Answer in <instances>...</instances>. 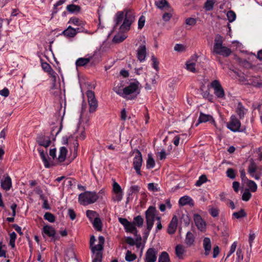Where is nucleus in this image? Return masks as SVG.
I'll use <instances>...</instances> for the list:
<instances>
[{
    "label": "nucleus",
    "instance_id": "obj_1",
    "mask_svg": "<svg viewBox=\"0 0 262 262\" xmlns=\"http://www.w3.org/2000/svg\"><path fill=\"white\" fill-rule=\"evenodd\" d=\"M123 22L120 27L121 31L125 32L130 29L132 24L135 20V13L130 9L124 10L123 11H119L116 15V26L120 24L122 20Z\"/></svg>",
    "mask_w": 262,
    "mask_h": 262
},
{
    "label": "nucleus",
    "instance_id": "obj_2",
    "mask_svg": "<svg viewBox=\"0 0 262 262\" xmlns=\"http://www.w3.org/2000/svg\"><path fill=\"white\" fill-rule=\"evenodd\" d=\"M223 37L217 34L214 39L212 53L213 54H217L224 57H228L231 54V50L225 46H223Z\"/></svg>",
    "mask_w": 262,
    "mask_h": 262
},
{
    "label": "nucleus",
    "instance_id": "obj_3",
    "mask_svg": "<svg viewBox=\"0 0 262 262\" xmlns=\"http://www.w3.org/2000/svg\"><path fill=\"white\" fill-rule=\"evenodd\" d=\"M98 198L96 192L87 191L79 195L78 201L81 205H87L96 202Z\"/></svg>",
    "mask_w": 262,
    "mask_h": 262
},
{
    "label": "nucleus",
    "instance_id": "obj_4",
    "mask_svg": "<svg viewBox=\"0 0 262 262\" xmlns=\"http://www.w3.org/2000/svg\"><path fill=\"white\" fill-rule=\"evenodd\" d=\"M157 213V210L154 206H150L145 211V219L148 230L146 233L147 235L153 226L155 219L157 217L156 216Z\"/></svg>",
    "mask_w": 262,
    "mask_h": 262
},
{
    "label": "nucleus",
    "instance_id": "obj_5",
    "mask_svg": "<svg viewBox=\"0 0 262 262\" xmlns=\"http://www.w3.org/2000/svg\"><path fill=\"white\" fill-rule=\"evenodd\" d=\"M86 95L90 106L89 112L90 113H93L96 111L98 107L97 100L95 98L94 92L91 90H89L87 91Z\"/></svg>",
    "mask_w": 262,
    "mask_h": 262
},
{
    "label": "nucleus",
    "instance_id": "obj_6",
    "mask_svg": "<svg viewBox=\"0 0 262 262\" xmlns=\"http://www.w3.org/2000/svg\"><path fill=\"white\" fill-rule=\"evenodd\" d=\"M211 86L214 89V93L219 98H225V92L219 81L214 80L211 83Z\"/></svg>",
    "mask_w": 262,
    "mask_h": 262
},
{
    "label": "nucleus",
    "instance_id": "obj_7",
    "mask_svg": "<svg viewBox=\"0 0 262 262\" xmlns=\"http://www.w3.org/2000/svg\"><path fill=\"white\" fill-rule=\"evenodd\" d=\"M134 152H136V155L133 160L134 168L138 174L141 175L140 168L143 162L142 155L138 149L134 150Z\"/></svg>",
    "mask_w": 262,
    "mask_h": 262
},
{
    "label": "nucleus",
    "instance_id": "obj_8",
    "mask_svg": "<svg viewBox=\"0 0 262 262\" xmlns=\"http://www.w3.org/2000/svg\"><path fill=\"white\" fill-rule=\"evenodd\" d=\"M241 123L235 115L231 117L230 121L227 124V127L232 132H235L239 130Z\"/></svg>",
    "mask_w": 262,
    "mask_h": 262
},
{
    "label": "nucleus",
    "instance_id": "obj_9",
    "mask_svg": "<svg viewBox=\"0 0 262 262\" xmlns=\"http://www.w3.org/2000/svg\"><path fill=\"white\" fill-rule=\"evenodd\" d=\"M138 82H132L128 86L123 89V97L128 99H132V98L127 97V96L134 93L138 90Z\"/></svg>",
    "mask_w": 262,
    "mask_h": 262
},
{
    "label": "nucleus",
    "instance_id": "obj_10",
    "mask_svg": "<svg viewBox=\"0 0 262 262\" xmlns=\"http://www.w3.org/2000/svg\"><path fill=\"white\" fill-rule=\"evenodd\" d=\"M36 142L40 146L46 148L50 146L51 141L49 136L42 134L39 135L36 138Z\"/></svg>",
    "mask_w": 262,
    "mask_h": 262
},
{
    "label": "nucleus",
    "instance_id": "obj_11",
    "mask_svg": "<svg viewBox=\"0 0 262 262\" xmlns=\"http://www.w3.org/2000/svg\"><path fill=\"white\" fill-rule=\"evenodd\" d=\"M158 251L153 248H149L145 254L146 262H155L157 260Z\"/></svg>",
    "mask_w": 262,
    "mask_h": 262
},
{
    "label": "nucleus",
    "instance_id": "obj_12",
    "mask_svg": "<svg viewBox=\"0 0 262 262\" xmlns=\"http://www.w3.org/2000/svg\"><path fill=\"white\" fill-rule=\"evenodd\" d=\"M193 220L198 229L202 231H204L206 228V224L203 220L201 216L199 214H194L193 215Z\"/></svg>",
    "mask_w": 262,
    "mask_h": 262
},
{
    "label": "nucleus",
    "instance_id": "obj_13",
    "mask_svg": "<svg viewBox=\"0 0 262 262\" xmlns=\"http://www.w3.org/2000/svg\"><path fill=\"white\" fill-rule=\"evenodd\" d=\"M178 218L176 215H174L170 223L169 224L167 228V232L169 234H173L176 232L178 226Z\"/></svg>",
    "mask_w": 262,
    "mask_h": 262
},
{
    "label": "nucleus",
    "instance_id": "obj_14",
    "mask_svg": "<svg viewBox=\"0 0 262 262\" xmlns=\"http://www.w3.org/2000/svg\"><path fill=\"white\" fill-rule=\"evenodd\" d=\"M137 51L138 59L140 62L143 61L146 56V46L145 45L140 46Z\"/></svg>",
    "mask_w": 262,
    "mask_h": 262
},
{
    "label": "nucleus",
    "instance_id": "obj_15",
    "mask_svg": "<svg viewBox=\"0 0 262 262\" xmlns=\"http://www.w3.org/2000/svg\"><path fill=\"white\" fill-rule=\"evenodd\" d=\"M43 231L48 236L54 238V241L58 239V237L55 236L56 231L52 226H45L43 227Z\"/></svg>",
    "mask_w": 262,
    "mask_h": 262
},
{
    "label": "nucleus",
    "instance_id": "obj_16",
    "mask_svg": "<svg viewBox=\"0 0 262 262\" xmlns=\"http://www.w3.org/2000/svg\"><path fill=\"white\" fill-rule=\"evenodd\" d=\"M210 121L215 125V121L212 116L204 114L202 112L200 113V116L198 119V123Z\"/></svg>",
    "mask_w": 262,
    "mask_h": 262
},
{
    "label": "nucleus",
    "instance_id": "obj_17",
    "mask_svg": "<svg viewBox=\"0 0 262 262\" xmlns=\"http://www.w3.org/2000/svg\"><path fill=\"white\" fill-rule=\"evenodd\" d=\"M258 168L257 165L254 162L253 159L249 160V165L248 167V172L252 177H254V173L256 172Z\"/></svg>",
    "mask_w": 262,
    "mask_h": 262
},
{
    "label": "nucleus",
    "instance_id": "obj_18",
    "mask_svg": "<svg viewBox=\"0 0 262 262\" xmlns=\"http://www.w3.org/2000/svg\"><path fill=\"white\" fill-rule=\"evenodd\" d=\"M12 186L11 179L8 176L1 181V187L5 190H9Z\"/></svg>",
    "mask_w": 262,
    "mask_h": 262
},
{
    "label": "nucleus",
    "instance_id": "obj_19",
    "mask_svg": "<svg viewBox=\"0 0 262 262\" xmlns=\"http://www.w3.org/2000/svg\"><path fill=\"white\" fill-rule=\"evenodd\" d=\"M203 247L205 250V254L206 256L208 255L211 249V241L209 237H205L203 239Z\"/></svg>",
    "mask_w": 262,
    "mask_h": 262
},
{
    "label": "nucleus",
    "instance_id": "obj_20",
    "mask_svg": "<svg viewBox=\"0 0 262 262\" xmlns=\"http://www.w3.org/2000/svg\"><path fill=\"white\" fill-rule=\"evenodd\" d=\"M77 32L75 29L69 26L67 29L62 32V34L66 37L72 38L74 37L77 34Z\"/></svg>",
    "mask_w": 262,
    "mask_h": 262
},
{
    "label": "nucleus",
    "instance_id": "obj_21",
    "mask_svg": "<svg viewBox=\"0 0 262 262\" xmlns=\"http://www.w3.org/2000/svg\"><path fill=\"white\" fill-rule=\"evenodd\" d=\"M185 241V244L188 247L192 246L195 241V237L193 234L191 233L190 231H188L186 234Z\"/></svg>",
    "mask_w": 262,
    "mask_h": 262
},
{
    "label": "nucleus",
    "instance_id": "obj_22",
    "mask_svg": "<svg viewBox=\"0 0 262 262\" xmlns=\"http://www.w3.org/2000/svg\"><path fill=\"white\" fill-rule=\"evenodd\" d=\"M38 151L39 152L40 156L43 162L45 167L49 168L51 165L48 161L49 157H48L47 154L45 153L43 150L39 149H38Z\"/></svg>",
    "mask_w": 262,
    "mask_h": 262
},
{
    "label": "nucleus",
    "instance_id": "obj_23",
    "mask_svg": "<svg viewBox=\"0 0 262 262\" xmlns=\"http://www.w3.org/2000/svg\"><path fill=\"white\" fill-rule=\"evenodd\" d=\"M184 247L182 245H177L175 248V253L179 259H183V255L185 253Z\"/></svg>",
    "mask_w": 262,
    "mask_h": 262
},
{
    "label": "nucleus",
    "instance_id": "obj_24",
    "mask_svg": "<svg viewBox=\"0 0 262 262\" xmlns=\"http://www.w3.org/2000/svg\"><path fill=\"white\" fill-rule=\"evenodd\" d=\"M155 5L160 9L170 8L169 4L166 0H157L155 1Z\"/></svg>",
    "mask_w": 262,
    "mask_h": 262
},
{
    "label": "nucleus",
    "instance_id": "obj_25",
    "mask_svg": "<svg viewBox=\"0 0 262 262\" xmlns=\"http://www.w3.org/2000/svg\"><path fill=\"white\" fill-rule=\"evenodd\" d=\"M127 232H130L135 235H137L138 230L133 222H129L125 227Z\"/></svg>",
    "mask_w": 262,
    "mask_h": 262
},
{
    "label": "nucleus",
    "instance_id": "obj_26",
    "mask_svg": "<svg viewBox=\"0 0 262 262\" xmlns=\"http://www.w3.org/2000/svg\"><path fill=\"white\" fill-rule=\"evenodd\" d=\"M245 107L242 105L241 102H238L237 107L235 110V112L238 115L239 119L244 118L245 115Z\"/></svg>",
    "mask_w": 262,
    "mask_h": 262
},
{
    "label": "nucleus",
    "instance_id": "obj_27",
    "mask_svg": "<svg viewBox=\"0 0 262 262\" xmlns=\"http://www.w3.org/2000/svg\"><path fill=\"white\" fill-rule=\"evenodd\" d=\"M192 202V199L189 196L185 195L180 198L179 203L181 206H185L186 205H190Z\"/></svg>",
    "mask_w": 262,
    "mask_h": 262
},
{
    "label": "nucleus",
    "instance_id": "obj_28",
    "mask_svg": "<svg viewBox=\"0 0 262 262\" xmlns=\"http://www.w3.org/2000/svg\"><path fill=\"white\" fill-rule=\"evenodd\" d=\"M67 152L68 150L66 147H61L60 148V153L58 158L59 162H62L64 161L66 159Z\"/></svg>",
    "mask_w": 262,
    "mask_h": 262
},
{
    "label": "nucleus",
    "instance_id": "obj_29",
    "mask_svg": "<svg viewBox=\"0 0 262 262\" xmlns=\"http://www.w3.org/2000/svg\"><path fill=\"white\" fill-rule=\"evenodd\" d=\"M91 60V58H79L76 61V66L82 67L86 65Z\"/></svg>",
    "mask_w": 262,
    "mask_h": 262
},
{
    "label": "nucleus",
    "instance_id": "obj_30",
    "mask_svg": "<svg viewBox=\"0 0 262 262\" xmlns=\"http://www.w3.org/2000/svg\"><path fill=\"white\" fill-rule=\"evenodd\" d=\"M81 8L79 6L74 4L69 5L67 7L68 11L71 13H78L80 12Z\"/></svg>",
    "mask_w": 262,
    "mask_h": 262
},
{
    "label": "nucleus",
    "instance_id": "obj_31",
    "mask_svg": "<svg viewBox=\"0 0 262 262\" xmlns=\"http://www.w3.org/2000/svg\"><path fill=\"white\" fill-rule=\"evenodd\" d=\"M247 186L249 188V191L254 192H256L257 189V186L256 184L252 180H248L246 182Z\"/></svg>",
    "mask_w": 262,
    "mask_h": 262
},
{
    "label": "nucleus",
    "instance_id": "obj_32",
    "mask_svg": "<svg viewBox=\"0 0 262 262\" xmlns=\"http://www.w3.org/2000/svg\"><path fill=\"white\" fill-rule=\"evenodd\" d=\"M247 216V213L244 209H241L238 212H235L232 214V216L234 219H241Z\"/></svg>",
    "mask_w": 262,
    "mask_h": 262
},
{
    "label": "nucleus",
    "instance_id": "obj_33",
    "mask_svg": "<svg viewBox=\"0 0 262 262\" xmlns=\"http://www.w3.org/2000/svg\"><path fill=\"white\" fill-rule=\"evenodd\" d=\"M126 38V36L124 34H118L114 37L113 39V42L114 43H118L122 42Z\"/></svg>",
    "mask_w": 262,
    "mask_h": 262
},
{
    "label": "nucleus",
    "instance_id": "obj_34",
    "mask_svg": "<svg viewBox=\"0 0 262 262\" xmlns=\"http://www.w3.org/2000/svg\"><path fill=\"white\" fill-rule=\"evenodd\" d=\"M159 262H170L169 255L166 252H162L159 257Z\"/></svg>",
    "mask_w": 262,
    "mask_h": 262
},
{
    "label": "nucleus",
    "instance_id": "obj_35",
    "mask_svg": "<svg viewBox=\"0 0 262 262\" xmlns=\"http://www.w3.org/2000/svg\"><path fill=\"white\" fill-rule=\"evenodd\" d=\"M94 228L99 231L102 230V222L99 217H95L93 222Z\"/></svg>",
    "mask_w": 262,
    "mask_h": 262
},
{
    "label": "nucleus",
    "instance_id": "obj_36",
    "mask_svg": "<svg viewBox=\"0 0 262 262\" xmlns=\"http://www.w3.org/2000/svg\"><path fill=\"white\" fill-rule=\"evenodd\" d=\"M144 220L140 215H138L134 217L133 223L135 224V225L137 226L138 227H141L142 226L143 224Z\"/></svg>",
    "mask_w": 262,
    "mask_h": 262
},
{
    "label": "nucleus",
    "instance_id": "obj_37",
    "mask_svg": "<svg viewBox=\"0 0 262 262\" xmlns=\"http://www.w3.org/2000/svg\"><path fill=\"white\" fill-rule=\"evenodd\" d=\"M155 162L150 154L148 155V159L146 162V167L148 169L152 168L155 166Z\"/></svg>",
    "mask_w": 262,
    "mask_h": 262
},
{
    "label": "nucleus",
    "instance_id": "obj_38",
    "mask_svg": "<svg viewBox=\"0 0 262 262\" xmlns=\"http://www.w3.org/2000/svg\"><path fill=\"white\" fill-rule=\"evenodd\" d=\"M137 256L135 254H133L129 250H127L126 253L125 259L127 261H132L136 259Z\"/></svg>",
    "mask_w": 262,
    "mask_h": 262
},
{
    "label": "nucleus",
    "instance_id": "obj_39",
    "mask_svg": "<svg viewBox=\"0 0 262 262\" xmlns=\"http://www.w3.org/2000/svg\"><path fill=\"white\" fill-rule=\"evenodd\" d=\"M214 2L213 0H207L204 4V8L207 11L212 10L213 8Z\"/></svg>",
    "mask_w": 262,
    "mask_h": 262
},
{
    "label": "nucleus",
    "instance_id": "obj_40",
    "mask_svg": "<svg viewBox=\"0 0 262 262\" xmlns=\"http://www.w3.org/2000/svg\"><path fill=\"white\" fill-rule=\"evenodd\" d=\"M202 95L204 98L208 99L210 102H213V96L210 93L209 90L203 92Z\"/></svg>",
    "mask_w": 262,
    "mask_h": 262
},
{
    "label": "nucleus",
    "instance_id": "obj_41",
    "mask_svg": "<svg viewBox=\"0 0 262 262\" xmlns=\"http://www.w3.org/2000/svg\"><path fill=\"white\" fill-rule=\"evenodd\" d=\"M227 176L230 179L233 180L236 177L235 170L233 168H229L226 171Z\"/></svg>",
    "mask_w": 262,
    "mask_h": 262
},
{
    "label": "nucleus",
    "instance_id": "obj_42",
    "mask_svg": "<svg viewBox=\"0 0 262 262\" xmlns=\"http://www.w3.org/2000/svg\"><path fill=\"white\" fill-rule=\"evenodd\" d=\"M207 178L206 175L203 174L201 177H200L199 180L195 183L196 186H200L203 183H205L207 181Z\"/></svg>",
    "mask_w": 262,
    "mask_h": 262
},
{
    "label": "nucleus",
    "instance_id": "obj_43",
    "mask_svg": "<svg viewBox=\"0 0 262 262\" xmlns=\"http://www.w3.org/2000/svg\"><path fill=\"white\" fill-rule=\"evenodd\" d=\"M43 217L46 220H47L51 223H53L55 221V216L50 212H48L45 213Z\"/></svg>",
    "mask_w": 262,
    "mask_h": 262
},
{
    "label": "nucleus",
    "instance_id": "obj_44",
    "mask_svg": "<svg viewBox=\"0 0 262 262\" xmlns=\"http://www.w3.org/2000/svg\"><path fill=\"white\" fill-rule=\"evenodd\" d=\"M186 69L188 71H189L193 73L196 72L195 63L190 62L189 61H187L186 63Z\"/></svg>",
    "mask_w": 262,
    "mask_h": 262
},
{
    "label": "nucleus",
    "instance_id": "obj_45",
    "mask_svg": "<svg viewBox=\"0 0 262 262\" xmlns=\"http://www.w3.org/2000/svg\"><path fill=\"white\" fill-rule=\"evenodd\" d=\"M90 249L93 253H95L96 251H98L97 252H101L100 251L103 249V246L98 244L96 246L93 245Z\"/></svg>",
    "mask_w": 262,
    "mask_h": 262
},
{
    "label": "nucleus",
    "instance_id": "obj_46",
    "mask_svg": "<svg viewBox=\"0 0 262 262\" xmlns=\"http://www.w3.org/2000/svg\"><path fill=\"white\" fill-rule=\"evenodd\" d=\"M227 17L229 21L232 22L236 18V14L234 11L230 10L227 13Z\"/></svg>",
    "mask_w": 262,
    "mask_h": 262
},
{
    "label": "nucleus",
    "instance_id": "obj_47",
    "mask_svg": "<svg viewBox=\"0 0 262 262\" xmlns=\"http://www.w3.org/2000/svg\"><path fill=\"white\" fill-rule=\"evenodd\" d=\"M251 194L249 191V189H246L242 195V200L245 201H248L251 198Z\"/></svg>",
    "mask_w": 262,
    "mask_h": 262
},
{
    "label": "nucleus",
    "instance_id": "obj_48",
    "mask_svg": "<svg viewBox=\"0 0 262 262\" xmlns=\"http://www.w3.org/2000/svg\"><path fill=\"white\" fill-rule=\"evenodd\" d=\"M123 196V192L114 193V195L112 197V199L115 202L120 201Z\"/></svg>",
    "mask_w": 262,
    "mask_h": 262
},
{
    "label": "nucleus",
    "instance_id": "obj_49",
    "mask_svg": "<svg viewBox=\"0 0 262 262\" xmlns=\"http://www.w3.org/2000/svg\"><path fill=\"white\" fill-rule=\"evenodd\" d=\"M181 222L182 223L184 222V224L185 226H187L189 225L190 223V219L188 216L187 214H182L181 218Z\"/></svg>",
    "mask_w": 262,
    "mask_h": 262
},
{
    "label": "nucleus",
    "instance_id": "obj_50",
    "mask_svg": "<svg viewBox=\"0 0 262 262\" xmlns=\"http://www.w3.org/2000/svg\"><path fill=\"white\" fill-rule=\"evenodd\" d=\"M65 0H60L58 2H57L54 5V9L52 12V15L56 14L58 12V9L57 7L61 5H62L64 2Z\"/></svg>",
    "mask_w": 262,
    "mask_h": 262
},
{
    "label": "nucleus",
    "instance_id": "obj_51",
    "mask_svg": "<svg viewBox=\"0 0 262 262\" xmlns=\"http://www.w3.org/2000/svg\"><path fill=\"white\" fill-rule=\"evenodd\" d=\"M86 215L91 220L97 217L96 216L97 215L96 212L93 210H88L86 211Z\"/></svg>",
    "mask_w": 262,
    "mask_h": 262
},
{
    "label": "nucleus",
    "instance_id": "obj_52",
    "mask_svg": "<svg viewBox=\"0 0 262 262\" xmlns=\"http://www.w3.org/2000/svg\"><path fill=\"white\" fill-rule=\"evenodd\" d=\"M185 23L187 25L194 26L196 23V20L194 18L189 17L185 20Z\"/></svg>",
    "mask_w": 262,
    "mask_h": 262
},
{
    "label": "nucleus",
    "instance_id": "obj_53",
    "mask_svg": "<svg viewBox=\"0 0 262 262\" xmlns=\"http://www.w3.org/2000/svg\"><path fill=\"white\" fill-rule=\"evenodd\" d=\"M113 186L114 193L123 192L120 186L117 182H114Z\"/></svg>",
    "mask_w": 262,
    "mask_h": 262
},
{
    "label": "nucleus",
    "instance_id": "obj_54",
    "mask_svg": "<svg viewBox=\"0 0 262 262\" xmlns=\"http://www.w3.org/2000/svg\"><path fill=\"white\" fill-rule=\"evenodd\" d=\"M41 67L45 72L48 73H49L50 71L52 72V69L51 66L47 62H42L41 63Z\"/></svg>",
    "mask_w": 262,
    "mask_h": 262
},
{
    "label": "nucleus",
    "instance_id": "obj_55",
    "mask_svg": "<svg viewBox=\"0 0 262 262\" xmlns=\"http://www.w3.org/2000/svg\"><path fill=\"white\" fill-rule=\"evenodd\" d=\"M151 60L153 62V68L157 71H159V67H158V65H159V62L157 60V58L152 55L151 56Z\"/></svg>",
    "mask_w": 262,
    "mask_h": 262
},
{
    "label": "nucleus",
    "instance_id": "obj_56",
    "mask_svg": "<svg viewBox=\"0 0 262 262\" xmlns=\"http://www.w3.org/2000/svg\"><path fill=\"white\" fill-rule=\"evenodd\" d=\"M209 213H210L212 216L214 217H217L219 215V210L216 208H211L209 210Z\"/></svg>",
    "mask_w": 262,
    "mask_h": 262
},
{
    "label": "nucleus",
    "instance_id": "obj_57",
    "mask_svg": "<svg viewBox=\"0 0 262 262\" xmlns=\"http://www.w3.org/2000/svg\"><path fill=\"white\" fill-rule=\"evenodd\" d=\"M102 258V253L101 252H97L92 262H101Z\"/></svg>",
    "mask_w": 262,
    "mask_h": 262
},
{
    "label": "nucleus",
    "instance_id": "obj_58",
    "mask_svg": "<svg viewBox=\"0 0 262 262\" xmlns=\"http://www.w3.org/2000/svg\"><path fill=\"white\" fill-rule=\"evenodd\" d=\"M70 22L77 26H80L82 24V21H81L79 18L75 17L71 18Z\"/></svg>",
    "mask_w": 262,
    "mask_h": 262
},
{
    "label": "nucleus",
    "instance_id": "obj_59",
    "mask_svg": "<svg viewBox=\"0 0 262 262\" xmlns=\"http://www.w3.org/2000/svg\"><path fill=\"white\" fill-rule=\"evenodd\" d=\"M236 255H237V262H240L243 260V254L242 250L240 248H238L236 251Z\"/></svg>",
    "mask_w": 262,
    "mask_h": 262
},
{
    "label": "nucleus",
    "instance_id": "obj_60",
    "mask_svg": "<svg viewBox=\"0 0 262 262\" xmlns=\"http://www.w3.org/2000/svg\"><path fill=\"white\" fill-rule=\"evenodd\" d=\"M236 246H237V243L236 242H235L232 244L230 249V251L227 255L226 258H228V257H229L230 255H231L234 252V251H235V249L236 248Z\"/></svg>",
    "mask_w": 262,
    "mask_h": 262
},
{
    "label": "nucleus",
    "instance_id": "obj_61",
    "mask_svg": "<svg viewBox=\"0 0 262 262\" xmlns=\"http://www.w3.org/2000/svg\"><path fill=\"white\" fill-rule=\"evenodd\" d=\"M145 24V17L144 16H141L138 21V29H141Z\"/></svg>",
    "mask_w": 262,
    "mask_h": 262
},
{
    "label": "nucleus",
    "instance_id": "obj_62",
    "mask_svg": "<svg viewBox=\"0 0 262 262\" xmlns=\"http://www.w3.org/2000/svg\"><path fill=\"white\" fill-rule=\"evenodd\" d=\"M240 174H241V178L242 180V181L246 183V181H247L249 179H247L246 176V172L244 170V169H242L239 170Z\"/></svg>",
    "mask_w": 262,
    "mask_h": 262
},
{
    "label": "nucleus",
    "instance_id": "obj_63",
    "mask_svg": "<svg viewBox=\"0 0 262 262\" xmlns=\"http://www.w3.org/2000/svg\"><path fill=\"white\" fill-rule=\"evenodd\" d=\"M255 233L251 231L250 232V234H249V239H248L249 243V245H250V247H252V243H253L254 239H255Z\"/></svg>",
    "mask_w": 262,
    "mask_h": 262
},
{
    "label": "nucleus",
    "instance_id": "obj_64",
    "mask_svg": "<svg viewBox=\"0 0 262 262\" xmlns=\"http://www.w3.org/2000/svg\"><path fill=\"white\" fill-rule=\"evenodd\" d=\"M113 90L118 95L124 97V93H123V89L121 88V86H115L113 88Z\"/></svg>",
    "mask_w": 262,
    "mask_h": 262
}]
</instances>
